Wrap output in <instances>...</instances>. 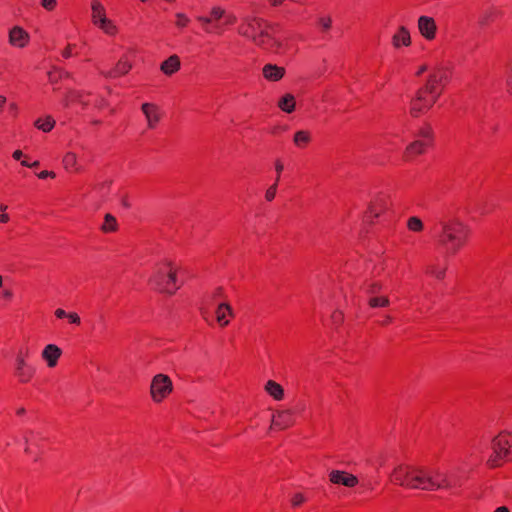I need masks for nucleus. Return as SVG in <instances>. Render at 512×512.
I'll return each mask as SVG.
<instances>
[{"instance_id": "338daca9", "label": "nucleus", "mask_w": 512, "mask_h": 512, "mask_svg": "<svg viewBox=\"0 0 512 512\" xmlns=\"http://www.w3.org/2000/svg\"><path fill=\"white\" fill-rule=\"evenodd\" d=\"M104 185H105V183H102V184L96 185L95 188L102 189V188H104Z\"/></svg>"}, {"instance_id": "cd10ccee", "label": "nucleus", "mask_w": 512, "mask_h": 512, "mask_svg": "<svg viewBox=\"0 0 512 512\" xmlns=\"http://www.w3.org/2000/svg\"><path fill=\"white\" fill-rule=\"evenodd\" d=\"M55 125V121L49 116L46 118L44 122L41 119H38L35 122V126L42 130L43 132H49Z\"/></svg>"}, {"instance_id": "ea45409f", "label": "nucleus", "mask_w": 512, "mask_h": 512, "mask_svg": "<svg viewBox=\"0 0 512 512\" xmlns=\"http://www.w3.org/2000/svg\"><path fill=\"white\" fill-rule=\"evenodd\" d=\"M197 19L204 25L205 30L207 32H211V30L209 29V25L212 23V18L205 17V16H199Z\"/></svg>"}, {"instance_id": "680f3d73", "label": "nucleus", "mask_w": 512, "mask_h": 512, "mask_svg": "<svg viewBox=\"0 0 512 512\" xmlns=\"http://www.w3.org/2000/svg\"><path fill=\"white\" fill-rule=\"evenodd\" d=\"M334 320L335 321H338L341 319V314L340 313H336L334 316H333Z\"/></svg>"}, {"instance_id": "6e6552de", "label": "nucleus", "mask_w": 512, "mask_h": 512, "mask_svg": "<svg viewBox=\"0 0 512 512\" xmlns=\"http://www.w3.org/2000/svg\"><path fill=\"white\" fill-rule=\"evenodd\" d=\"M34 371V368L26 362L24 355L19 351L16 356L15 373L20 382H28L34 374Z\"/></svg>"}, {"instance_id": "c03bdc74", "label": "nucleus", "mask_w": 512, "mask_h": 512, "mask_svg": "<svg viewBox=\"0 0 512 512\" xmlns=\"http://www.w3.org/2000/svg\"><path fill=\"white\" fill-rule=\"evenodd\" d=\"M67 318L69 321L73 324H79L80 323V317L77 313H68Z\"/></svg>"}, {"instance_id": "3c124183", "label": "nucleus", "mask_w": 512, "mask_h": 512, "mask_svg": "<svg viewBox=\"0 0 512 512\" xmlns=\"http://www.w3.org/2000/svg\"><path fill=\"white\" fill-rule=\"evenodd\" d=\"M9 221V216L8 214H5V213H2L0 214V222L1 223H6Z\"/></svg>"}, {"instance_id": "f704fd0d", "label": "nucleus", "mask_w": 512, "mask_h": 512, "mask_svg": "<svg viewBox=\"0 0 512 512\" xmlns=\"http://www.w3.org/2000/svg\"><path fill=\"white\" fill-rule=\"evenodd\" d=\"M176 17L178 19L177 22H176V25L178 27H184L189 22L188 17L185 14H183V13H177Z\"/></svg>"}, {"instance_id": "a18cd8bd", "label": "nucleus", "mask_w": 512, "mask_h": 512, "mask_svg": "<svg viewBox=\"0 0 512 512\" xmlns=\"http://www.w3.org/2000/svg\"><path fill=\"white\" fill-rule=\"evenodd\" d=\"M491 15H492V12H486V13H484V14H483V16H482V17L480 18V20H479V24H480L481 26H485V25L488 23V21H489V19H490V16H491Z\"/></svg>"}, {"instance_id": "c9c22d12", "label": "nucleus", "mask_w": 512, "mask_h": 512, "mask_svg": "<svg viewBox=\"0 0 512 512\" xmlns=\"http://www.w3.org/2000/svg\"><path fill=\"white\" fill-rule=\"evenodd\" d=\"M305 501V497L303 494L301 493H297L295 494L292 499H291V503L293 506H299L300 504H302L303 502Z\"/></svg>"}, {"instance_id": "4d7b16f0", "label": "nucleus", "mask_w": 512, "mask_h": 512, "mask_svg": "<svg viewBox=\"0 0 512 512\" xmlns=\"http://www.w3.org/2000/svg\"><path fill=\"white\" fill-rule=\"evenodd\" d=\"M19 351L22 352V354L24 355V359L26 360V358L29 356V350L28 349H20Z\"/></svg>"}, {"instance_id": "39448f33", "label": "nucleus", "mask_w": 512, "mask_h": 512, "mask_svg": "<svg viewBox=\"0 0 512 512\" xmlns=\"http://www.w3.org/2000/svg\"><path fill=\"white\" fill-rule=\"evenodd\" d=\"M492 448L494 455L488 460L491 467L499 465L500 460L512 459V436L510 434H500L493 439Z\"/></svg>"}, {"instance_id": "b1692460", "label": "nucleus", "mask_w": 512, "mask_h": 512, "mask_svg": "<svg viewBox=\"0 0 512 512\" xmlns=\"http://www.w3.org/2000/svg\"><path fill=\"white\" fill-rule=\"evenodd\" d=\"M278 106L281 110H283L286 113H291L295 109V98L291 94H286L283 96L279 102Z\"/></svg>"}, {"instance_id": "aec40b11", "label": "nucleus", "mask_w": 512, "mask_h": 512, "mask_svg": "<svg viewBox=\"0 0 512 512\" xmlns=\"http://www.w3.org/2000/svg\"><path fill=\"white\" fill-rule=\"evenodd\" d=\"M227 316H233L232 308L227 303H221L218 305L216 310V319L217 322L222 326H227L229 324V319Z\"/></svg>"}, {"instance_id": "a19ab883", "label": "nucleus", "mask_w": 512, "mask_h": 512, "mask_svg": "<svg viewBox=\"0 0 512 512\" xmlns=\"http://www.w3.org/2000/svg\"><path fill=\"white\" fill-rule=\"evenodd\" d=\"M56 3V0H41V5L47 10L54 9Z\"/></svg>"}, {"instance_id": "ddd939ff", "label": "nucleus", "mask_w": 512, "mask_h": 512, "mask_svg": "<svg viewBox=\"0 0 512 512\" xmlns=\"http://www.w3.org/2000/svg\"><path fill=\"white\" fill-rule=\"evenodd\" d=\"M29 40V34L21 27L16 26L10 30L9 42L13 46L24 47Z\"/></svg>"}, {"instance_id": "2f4dec72", "label": "nucleus", "mask_w": 512, "mask_h": 512, "mask_svg": "<svg viewBox=\"0 0 512 512\" xmlns=\"http://www.w3.org/2000/svg\"><path fill=\"white\" fill-rule=\"evenodd\" d=\"M226 16V11L220 6H215L211 9V17L212 21H218Z\"/></svg>"}, {"instance_id": "603ef678", "label": "nucleus", "mask_w": 512, "mask_h": 512, "mask_svg": "<svg viewBox=\"0 0 512 512\" xmlns=\"http://www.w3.org/2000/svg\"><path fill=\"white\" fill-rule=\"evenodd\" d=\"M494 512H510L505 506L498 507Z\"/></svg>"}, {"instance_id": "7ed1b4c3", "label": "nucleus", "mask_w": 512, "mask_h": 512, "mask_svg": "<svg viewBox=\"0 0 512 512\" xmlns=\"http://www.w3.org/2000/svg\"><path fill=\"white\" fill-rule=\"evenodd\" d=\"M150 285L163 293L174 294L180 288L178 284L176 270L170 261L158 266L152 276L149 278Z\"/></svg>"}, {"instance_id": "a878e982", "label": "nucleus", "mask_w": 512, "mask_h": 512, "mask_svg": "<svg viewBox=\"0 0 512 512\" xmlns=\"http://www.w3.org/2000/svg\"><path fill=\"white\" fill-rule=\"evenodd\" d=\"M311 140L310 133L305 130L297 131L294 135L293 141L294 144L298 147H304Z\"/></svg>"}, {"instance_id": "f3484780", "label": "nucleus", "mask_w": 512, "mask_h": 512, "mask_svg": "<svg viewBox=\"0 0 512 512\" xmlns=\"http://www.w3.org/2000/svg\"><path fill=\"white\" fill-rule=\"evenodd\" d=\"M293 423V417L291 411L279 412L272 419V425L280 429H285Z\"/></svg>"}, {"instance_id": "f8f14e48", "label": "nucleus", "mask_w": 512, "mask_h": 512, "mask_svg": "<svg viewBox=\"0 0 512 512\" xmlns=\"http://www.w3.org/2000/svg\"><path fill=\"white\" fill-rule=\"evenodd\" d=\"M62 350L55 344H48L42 351V358L47 362L48 367H55Z\"/></svg>"}, {"instance_id": "9d476101", "label": "nucleus", "mask_w": 512, "mask_h": 512, "mask_svg": "<svg viewBox=\"0 0 512 512\" xmlns=\"http://www.w3.org/2000/svg\"><path fill=\"white\" fill-rule=\"evenodd\" d=\"M418 29L423 37L431 40L435 37L436 24L433 18L428 16H421L418 19Z\"/></svg>"}, {"instance_id": "1a4fd4ad", "label": "nucleus", "mask_w": 512, "mask_h": 512, "mask_svg": "<svg viewBox=\"0 0 512 512\" xmlns=\"http://www.w3.org/2000/svg\"><path fill=\"white\" fill-rule=\"evenodd\" d=\"M141 110L146 118L148 128L154 129L161 119L159 107L153 103H144Z\"/></svg>"}, {"instance_id": "c756f323", "label": "nucleus", "mask_w": 512, "mask_h": 512, "mask_svg": "<svg viewBox=\"0 0 512 512\" xmlns=\"http://www.w3.org/2000/svg\"><path fill=\"white\" fill-rule=\"evenodd\" d=\"M383 285L380 282H371L366 285V293L370 296L379 295Z\"/></svg>"}, {"instance_id": "4c0bfd02", "label": "nucleus", "mask_w": 512, "mask_h": 512, "mask_svg": "<svg viewBox=\"0 0 512 512\" xmlns=\"http://www.w3.org/2000/svg\"><path fill=\"white\" fill-rule=\"evenodd\" d=\"M283 169H284L283 163L280 160H277L275 162V170H276V173H277V176H276V179H275V183L277 185H278V182H279V179H280V174L282 173Z\"/></svg>"}, {"instance_id": "bf43d9fd", "label": "nucleus", "mask_w": 512, "mask_h": 512, "mask_svg": "<svg viewBox=\"0 0 512 512\" xmlns=\"http://www.w3.org/2000/svg\"><path fill=\"white\" fill-rule=\"evenodd\" d=\"M6 102V97L0 95V108L5 104Z\"/></svg>"}, {"instance_id": "774afa93", "label": "nucleus", "mask_w": 512, "mask_h": 512, "mask_svg": "<svg viewBox=\"0 0 512 512\" xmlns=\"http://www.w3.org/2000/svg\"><path fill=\"white\" fill-rule=\"evenodd\" d=\"M21 164H22L23 166H26V167H29V166H30V164L28 163V161H22V162H21Z\"/></svg>"}, {"instance_id": "9b49d317", "label": "nucleus", "mask_w": 512, "mask_h": 512, "mask_svg": "<svg viewBox=\"0 0 512 512\" xmlns=\"http://www.w3.org/2000/svg\"><path fill=\"white\" fill-rule=\"evenodd\" d=\"M330 481L334 484H342L346 487H353L358 482L354 475L339 470H333L330 473Z\"/></svg>"}, {"instance_id": "8fccbe9b", "label": "nucleus", "mask_w": 512, "mask_h": 512, "mask_svg": "<svg viewBox=\"0 0 512 512\" xmlns=\"http://www.w3.org/2000/svg\"><path fill=\"white\" fill-rule=\"evenodd\" d=\"M22 155H23L22 151H20V150H16V151H14V153H13V158H14L15 160H19V159H21Z\"/></svg>"}, {"instance_id": "69168bd1", "label": "nucleus", "mask_w": 512, "mask_h": 512, "mask_svg": "<svg viewBox=\"0 0 512 512\" xmlns=\"http://www.w3.org/2000/svg\"><path fill=\"white\" fill-rule=\"evenodd\" d=\"M0 210H1L2 212L6 211V210H7V205L2 204V205L0 206Z\"/></svg>"}, {"instance_id": "79ce46f5", "label": "nucleus", "mask_w": 512, "mask_h": 512, "mask_svg": "<svg viewBox=\"0 0 512 512\" xmlns=\"http://www.w3.org/2000/svg\"><path fill=\"white\" fill-rule=\"evenodd\" d=\"M237 18L234 14H230L226 12V16H224V25H232L236 22Z\"/></svg>"}, {"instance_id": "dca6fc26", "label": "nucleus", "mask_w": 512, "mask_h": 512, "mask_svg": "<svg viewBox=\"0 0 512 512\" xmlns=\"http://www.w3.org/2000/svg\"><path fill=\"white\" fill-rule=\"evenodd\" d=\"M392 44L395 48L409 46L411 44L410 33L406 27L401 26L392 37Z\"/></svg>"}, {"instance_id": "c85d7f7f", "label": "nucleus", "mask_w": 512, "mask_h": 512, "mask_svg": "<svg viewBox=\"0 0 512 512\" xmlns=\"http://www.w3.org/2000/svg\"><path fill=\"white\" fill-rule=\"evenodd\" d=\"M407 227L411 231L420 232L424 226L420 218L413 216L408 219Z\"/></svg>"}, {"instance_id": "4be33fe9", "label": "nucleus", "mask_w": 512, "mask_h": 512, "mask_svg": "<svg viewBox=\"0 0 512 512\" xmlns=\"http://www.w3.org/2000/svg\"><path fill=\"white\" fill-rule=\"evenodd\" d=\"M266 392L275 400H281L284 396V390L280 384L273 380H269L265 385Z\"/></svg>"}, {"instance_id": "412c9836", "label": "nucleus", "mask_w": 512, "mask_h": 512, "mask_svg": "<svg viewBox=\"0 0 512 512\" xmlns=\"http://www.w3.org/2000/svg\"><path fill=\"white\" fill-rule=\"evenodd\" d=\"M91 8H92V21L94 24L97 25L102 20L106 19L104 6L98 0L92 1Z\"/></svg>"}, {"instance_id": "052dcab7", "label": "nucleus", "mask_w": 512, "mask_h": 512, "mask_svg": "<svg viewBox=\"0 0 512 512\" xmlns=\"http://www.w3.org/2000/svg\"><path fill=\"white\" fill-rule=\"evenodd\" d=\"M69 98L71 101H74L78 99V95L76 93H72Z\"/></svg>"}, {"instance_id": "393cba45", "label": "nucleus", "mask_w": 512, "mask_h": 512, "mask_svg": "<svg viewBox=\"0 0 512 512\" xmlns=\"http://www.w3.org/2000/svg\"><path fill=\"white\" fill-rule=\"evenodd\" d=\"M390 304V300L387 296L374 295L368 299V305L371 308H382L387 307Z\"/></svg>"}, {"instance_id": "5fc2aeb1", "label": "nucleus", "mask_w": 512, "mask_h": 512, "mask_svg": "<svg viewBox=\"0 0 512 512\" xmlns=\"http://www.w3.org/2000/svg\"><path fill=\"white\" fill-rule=\"evenodd\" d=\"M273 6L280 5L284 0H269Z\"/></svg>"}, {"instance_id": "473e14b6", "label": "nucleus", "mask_w": 512, "mask_h": 512, "mask_svg": "<svg viewBox=\"0 0 512 512\" xmlns=\"http://www.w3.org/2000/svg\"><path fill=\"white\" fill-rule=\"evenodd\" d=\"M417 136L419 137L418 140H424L427 141L428 144H431V131L429 128H422L418 131Z\"/></svg>"}, {"instance_id": "0eeeda50", "label": "nucleus", "mask_w": 512, "mask_h": 512, "mask_svg": "<svg viewBox=\"0 0 512 512\" xmlns=\"http://www.w3.org/2000/svg\"><path fill=\"white\" fill-rule=\"evenodd\" d=\"M470 229L460 220L450 219V254L457 252L466 242Z\"/></svg>"}, {"instance_id": "0e129e2a", "label": "nucleus", "mask_w": 512, "mask_h": 512, "mask_svg": "<svg viewBox=\"0 0 512 512\" xmlns=\"http://www.w3.org/2000/svg\"><path fill=\"white\" fill-rule=\"evenodd\" d=\"M38 166H39V162L35 161V162L31 163L29 167H38Z\"/></svg>"}, {"instance_id": "423d86ee", "label": "nucleus", "mask_w": 512, "mask_h": 512, "mask_svg": "<svg viewBox=\"0 0 512 512\" xmlns=\"http://www.w3.org/2000/svg\"><path fill=\"white\" fill-rule=\"evenodd\" d=\"M173 390L172 380L168 375L157 374L150 385V394L154 402H162Z\"/></svg>"}, {"instance_id": "f03ea898", "label": "nucleus", "mask_w": 512, "mask_h": 512, "mask_svg": "<svg viewBox=\"0 0 512 512\" xmlns=\"http://www.w3.org/2000/svg\"><path fill=\"white\" fill-rule=\"evenodd\" d=\"M390 478L395 484L410 489L433 490L440 487L425 470L412 465L396 466Z\"/></svg>"}, {"instance_id": "4468645a", "label": "nucleus", "mask_w": 512, "mask_h": 512, "mask_svg": "<svg viewBox=\"0 0 512 512\" xmlns=\"http://www.w3.org/2000/svg\"><path fill=\"white\" fill-rule=\"evenodd\" d=\"M428 146L429 144L427 141L415 140L406 147L404 158L406 160H411L414 156L423 154Z\"/></svg>"}, {"instance_id": "bb28decb", "label": "nucleus", "mask_w": 512, "mask_h": 512, "mask_svg": "<svg viewBox=\"0 0 512 512\" xmlns=\"http://www.w3.org/2000/svg\"><path fill=\"white\" fill-rule=\"evenodd\" d=\"M118 224L116 218L111 214H106L104 217V223L101 226L103 232H114L117 230Z\"/></svg>"}, {"instance_id": "5701e85b", "label": "nucleus", "mask_w": 512, "mask_h": 512, "mask_svg": "<svg viewBox=\"0 0 512 512\" xmlns=\"http://www.w3.org/2000/svg\"><path fill=\"white\" fill-rule=\"evenodd\" d=\"M63 164L66 170H72L75 172H80L82 168L77 163V156L73 152H68L65 154L63 158Z\"/></svg>"}, {"instance_id": "f257e3e1", "label": "nucleus", "mask_w": 512, "mask_h": 512, "mask_svg": "<svg viewBox=\"0 0 512 512\" xmlns=\"http://www.w3.org/2000/svg\"><path fill=\"white\" fill-rule=\"evenodd\" d=\"M278 29L277 24L267 23L258 17L247 16L243 18V25L239 28V33L256 46L269 52H277L282 47L281 41L275 37Z\"/></svg>"}, {"instance_id": "49530a36", "label": "nucleus", "mask_w": 512, "mask_h": 512, "mask_svg": "<svg viewBox=\"0 0 512 512\" xmlns=\"http://www.w3.org/2000/svg\"><path fill=\"white\" fill-rule=\"evenodd\" d=\"M38 177L40 179H45L46 177H51V178H54L55 177V173L52 172V171H41L39 174H38Z\"/></svg>"}, {"instance_id": "58836bf2", "label": "nucleus", "mask_w": 512, "mask_h": 512, "mask_svg": "<svg viewBox=\"0 0 512 512\" xmlns=\"http://www.w3.org/2000/svg\"><path fill=\"white\" fill-rule=\"evenodd\" d=\"M332 19L330 17H321L319 19V24L322 26L324 30H328L331 27Z\"/></svg>"}, {"instance_id": "20e7f679", "label": "nucleus", "mask_w": 512, "mask_h": 512, "mask_svg": "<svg viewBox=\"0 0 512 512\" xmlns=\"http://www.w3.org/2000/svg\"><path fill=\"white\" fill-rule=\"evenodd\" d=\"M438 82L439 80L435 75L431 77L424 89L419 90L417 97L411 102L410 113L413 117H418L435 102L436 97L440 93Z\"/></svg>"}, {"instance_id": "72a5a7b5", "label": "nucleus", "mask_w": 512, "mask_h": 512, "mask_svg": "<svg viewBox=\"0 0 512 512\" xmlns=\"http://www.w3.org/2000/svg\"><path fill=\"white\" fill-rule=\"evenodd\" d=\"M276 191H277V184L274 183L272 186H270L266 193H265V198L267 201H272L274 198H275V195H276Z\"/></svg>"}, {"instance_id": "2eb2a0df", "label": "nucleus", "mask_w": 512, "mask_h": 512, "mask_svg": "<svg viewBox=\"0 0 512 512\" xmlns=\"http://www.w3.org/2000/svg\"><path fill=\"white\" fill-rule=\"evenodd\" d=\"M262 72L268 81H279L285 75V69L274 64H266Z\"/></svg>"}, {"instance_id": "de8ad7c7", "label": "nucleus", "mask_w": 512, "mask_h": 512, "mask_svg": "<svg viewBox=\"0 0 512 512\" xmlns=\"http://www.w3.org/2000/svg\"><path fill=\"white\" fill-rule=\"evenodd\" d=\"M55 315L56 317L58 318H64V317H67L68 313L65 312V310L61 309V308H58L56 311H55Z\"/></svg>"}, {"instance_id": "37998d69", "label": "nucleus", "mask_w": 512, "mask_h": 512, "mask_svg": "<svg viewBox=\"0 0 512 512\" xmlns=\"http://www.w3.org/2000/svg\"><path fill=\"white\" fill-rule=\"evenodd\" d=\"M508 69H509V73L507 76L506 83H507L508 90L512 91V62L509 64Z\"/></svg>"}, {"instance_id": "e433bc0d", "label": "nucleus", "mask_w": 512, "mask_h": 512, "mask_svg": "<svg viewBox=\"0 0 512 512\" xmlns=\"http://www.w3.org/2000/svg\"><path fill=\"white\" fill-rule=\"evenodd\" d=\"M384 209V205H380V208L376 206V204H371L369 206V213L373 215L374 217H378L381 213V211Z\"/></svg>"}, {"instance_id": "e2e57ef3", "label": "nucleus", "mask_w": 512, "mask_h": 512, "mask_svg": "<svg viewBox=\"0 0 512 512\" xmlns=\"http://www.w3.org/2000/svg\"><path fill=\"white\" fill-rule=\"evenodd\" d=\"M24 413H25V409H24V408H19V409L17 410V414H18V415H23Z\"/></svg>"}, {"instance_id": "6ab92c4d", "label": "nucleus", "mask_w": 512, "mask_h": 512, "mask_svg": "<svg viewBox=\"0 0 512 512\" xmlns=\"http://www.w3.org/2000/svg\"><path fill=\"white\" fill-rule=\"evenodd\" d=\"M160 69L165 75L168 76L176 73L180 69L179 57L177 55L170 56L161 64Z\"/></svg>"}, {"instance_id": "864d4df0", "label": "nucleus", "mask_w": 512, "mask_h": 512, "mask_svg": "<svg viewBox=\"0 0 512 512\" xmlns=\"http://www.w3.org/2000/svg\"><path fill=\"white\" fill-rule=\"evenodd\" d=\"M3 296L7 299H10L12 297V292L9 290H6L3 292Z\"/></svg>"}, {"instance_id": "a211bd4d", "label": "nucleus", "mask_w": 512, "mask_h": 512, "mask_svg": "<svg viewBox=\"0 0 512 512\" xmlns=\"http://www.w3.org/2000/svg\"><path fill=\"white\" fill-rule=\"evenodd\" d=\"M132 68V64L127 60L121 59L116 64L115 68L111 71L101 72L107 78H114L120 75L127 74Z\"/></svg>"}, {"instance_id": "09e8293b", "label": "nucleus", "mask_w": 512, "mask_h": 512, "mask_svg": "<svg viewBox=\"0 0 512 512\" xmlns=\"http://www.w3.org/2000/svg\"><path fill=\"white\" fill-rule=\"evenodd\" d=\"M72 45H68L67 48L62 52L63 57L69 58L71 56Z\"/></svg>"}, {"instance_id": "13d9d810", "label": "nucleus", "mask_w": 512, "mask_h": 512, "mask_svg": "<svg viewBox=\"0 0 512 512\" xmlns=\"http://www.w3.org/2000/svg\"><path fill=\"white\" fill-rule=\"evenodd\" d=\"M49 79H50L51 82L57 81V77L53 73H51V72L49 73Z\"/></svg>"}, {"instance_id": "6e6d98bb", "label": "nucleus", "mask_w": 512, "mask_h": 512, "mask_svg": "<svg viewBox=\"0 0 512 512\" xmlns=\"http://www.w3.org/2000/svg\"><path fill=\"white\" fill-rule=\"evenodd\" d=\"M391 320H392V318H391L389 315H387V316H385V318H384V320L381 322V324H382V325H385V324L389 323Z\"/></svg>"}, {"instance_id": "7c9ffc66", "label": "nucleus", "mask_w": 512, "mask_h": 512, "mask_svg": "<svg viewBox=\"0 0 512 512\" xmlns=\"http://www.w3.org/2000/svg\"><path fill=\"white\" fill-rule=\"evenodd\" d=\"M97 25L107 34L111 35V34H114V32H115V26L107 18L105 20H102Z\"/></svg>"}]
</instances>
